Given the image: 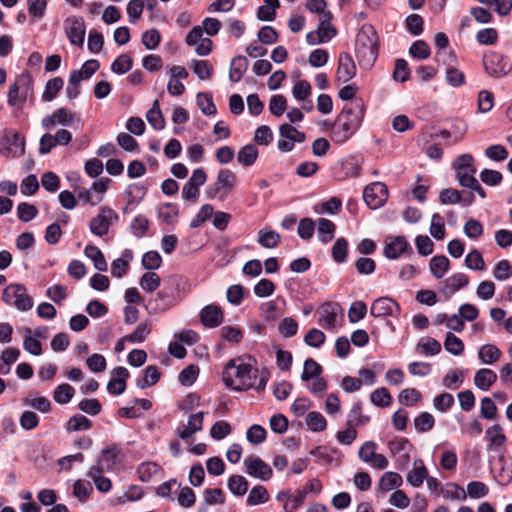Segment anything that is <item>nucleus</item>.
I'll return each instance as SVG.
<instances>
[{"label":"nucleus","instance_id":"nucleus-1","mask_svg":"<svg viewBox=\"0 0 512 512\" xmlns=\"http://www.w3.org/2000/svg\"><path fill=\"white\" fill-rule=\"evenodd\" d=\"M222 379L227 387L237 391L249 389L263 391L268 382V373L259 372L257 368L238 358L226 364L222 372Z\"/></svg>","mask_w":512,"mask_h":512},{"label":"nucleus","instance_id":"nucleus-2","mask_svg":"<svg viewBox=\"0 0 512 512\" xmlns=\"http://www.w3.org/2000/svg\"><path fill=\"white\" fill-rule=\"evenodd\" d=\"M363 117L364 105L361 101L345 105L331 128V140L337 144L345 143L358 129Z\"/></svg>","mask_w":512,"mask_h":512},{"label":"nucleus","instance_id":"nucleus-3","mask_svg":"<svg viewBox=\"0 0 512 512\" xmlns=\"http://www.w3.org/2000/svg\"><path fill=\"white\" fill-rule=\"evenodd\" d=\"M355 54L361 67L370 68L375 63L378 56V37L372 26L364 25L358 31Z\"/></svg>","mask_w":512,"mask_h":512},{"label":"nucleus","instance_id":"nucleus-4","mask_svg":"<svg viewBox=\"0 0 512 512\" xmlns=\"http://www.w3.org/2000/svg\"><path fill=\"white\" fill-rule=\"evenodd\" d=\"M2 301L21 312L31 310L34 305V300L28 294L27 288L19 283H11L4 288Z\"/></svg>","mask_w":512,"mask_h":512},{"label":"nucleus","instance_id":"nucleus-5","mask_svg":"<svg viewBox=\"0 0 512 512\" xmlns=\"http://www.w3.org/2000/svg\"><path fill=\"white\" fill-rule=\"evenodd\" d=\"M452 166L461 186L468 188L471 184H475L476 168L474 167V158L471 154H461L453 161Z\"/></svg>","mask_w":512,"mask_h":512},{"label":"nucleus","instance_id":"nucleus-6","mask_svg":"<svg viewBox=\"0 0 512 512\" xmlns=\"http://www.w3.org/2000/svg\"><path fill=\"white\" fill-rule=\"evenodd\" d=\"M118 220V214L108 206H101L98 214L94 216L89 223L90 232L98 237H102L109 232L113 222Z\"/></svg>","mask_w":512,"mask_h":512},{"label":"nucleus","instance_id":"nucleus-7","mask_svg":"<svg viewBox=\"0 0 512 512\" xmlns=\"http://www.w3.org/2000/svg\"><path fill=\"white\" fill-rule=\"evenodd\" d=\"M75 120L79 122L80 118L77 117L71 110L62 107L55 110L52 114L43 117L41 120V126L45 130H52L56 127V125L70 127Z\"/></svg>","mask_w":512,"mask_h":512},{"label":"nucleus","instance_id":"nucleus-8","mask_svg":"<svg viewBox=\"0 0 512 512\" xmlns=\"http://www.w3.org/2000/svg\"><path fill=\"white\" fill-rule=\"evenodd\" d=\"M388 198V190L384 183L374 182L365 187L363 191V199L367 206L371 209L382 207Z\"/></svg>","mask_w":512,"mask_h":512},{"label":"nucleus","instance_id":"nucleus-9","mask_svg":"<svg viewBox=\"0 0 512 512\" xmlns=\"http://www.w3.org/2000/svg\"><path fill=\"white\" fill-rule=\"evenodd\" d=\"M64 31L72 45L82 46L85 38V22L82 17L70 16L64 21Z\"/></svg>","mask_w":512,"mask_h":512},{"label":"nucleus","instance_id":"nucleus-10","mask_svg":"<svg viewBox=\"0 0 512 512\" xmlns=\"http://www.w3.org/2000/svg\"><path fill=\"white\" fill-rule=\"evenodd\" d=\"M483 64L486 72L495 78L506 76L511 67L504 56L497 52H490L483 58Z\"/></svg>","mask_w":512,"mask_h":512},{"label":"nucleus","instance_id":"nucleus-11","mask_svg":"<svg viewBox=\"0 0 512 512\" xmlns=\"http://www.w3.org/2000/svg\"><path fill=\"white\" fill-rule=\"evenodd\" d=\"M400 310L399 304L392 298L379 297L371 304L370 314L376 318L398 316Z\"/></svg>","mask_w":512,"mask_h":512},{"label":"nucleus","instance_id":"nucleus-12","mask_svg":"<svg viewBox=\"0 0 512 512\" xmlns=\"http://www.w3.org/2000/svg\"><path fill=\"white\" fill-rule=\"evenodd\" d=\"M3 149L11 157H21L25 153V140L18 132L6 131L2 138Z\"/></svg>","mask_w":512,"mask_h":512},{"label":"nucleus","instance_id":"nucleus-13","mask_svg":"<svg viewBox=\"0 0 512 512\" xmlns=\"http://www.w3.org/2000/svg\"><path fill=\"white\" fill-rule=\"evenodd\" d=\"M407 250H411L407 239L404 236H390L385 240L383 254L388 259H397Z\"/></svg>","mask_w":512,"mask_h":512},{"label":"nucleus","instance_id":"nucleus-14","mask_svg":"<svg viewBox=\"0 0 512 512\" xmlns=\"http://www.w3.org/2000/svg\"><path fill=\"white\" fill-rule=\"evenodd\" d=\"M340 311V305L333 302L322 304L318 311V324L325 329H334L336 327V318Z\"/></svg>","mask_w":512,"mask_h":512},{"label":"nucleus","instance_id":"nucleus-15","mask_svg":"<svg viewBox=\"0 0 512 512\" xmlns=\"http://www.w3.org/2000/svg\"><path fill=\"white\" fill-rule=\"evenodd\" d=\"M356 75V65L352 56L347 52L339 55L338 67L336 71V80L341 83H347Z\"/></svg>","mask_w":512,"mask_h":512},{"label":"nucleus","instance_id":"nucleus-16","mask_svg":"<svg viewBox=\"0 0 512 512\" xmlns=\"http://www.w3.org/2000/svg\"><path fill=\"white\" fill-rule=\"evenodd\" d=\"M246 472L255 478L267 481L272 477L271 467L258 457H248L244 460Z\"/></svg>","mask_w":512,"mask_h":512},{"label":"nucleus","instance_id":"nucleus-17","mask_svg":"<svg viewBox=\"0 0 512 512\" xmlns=\"http://www.w3.org/2000/svg\"><path fill=\"white\" fill-rule=\"evenodd\" d=\"M199 316L201 323L208 328L218 327L224 319L222 309L215 304H209L203 307Z\"/></svg>","mask_w":512,"mask_h":512},{"label":"nucleus","instance_id":"nucleus-18","mask_svg":"<svg viewBox=\"0 0 512 512\" xmlns=\"http://www.w3.org/2000/svg\"><path fill=\"white\" fill-rule=\"evenodd\" d=\"M204 413L198 412L189 416L187 425L178 427L175 431L177 436L182 440L189 439L193 434L199 432L203 428Z\"/></svg>","mask_w":512,"mask_h":512},{"label":"nucleus","instance_id":"nucleus-19","mask_svg":"<svg viewBox=\"0 0 512 512\" xmlns=\"http://www.w3.org/2000/svg\"><path fill=\"white\" fill-rule=\"evenodd\" d=\"M113 377L107 384V390L114 395H121L126 389L129 371L125 367H116L112 370Z\"/></svg>","mask_w":512,"mask_h":512},{"label":"nucleus","instance_id":"nucleus-20","mask_svg":"<svg viewBox=\"0 0 512 512\" xmlns=\"http://www.w3.org/2000/svg\"><path fill=\"white\" fill-rule=\"evenodd\" d=\"M306 496L307 490H297L295 494H279L278 500L283 502V507L286 512H294L304 503Z\"/></svg>","mask_w":512,"mask_h":512},{"label":"nucleus","instance_id":"nucleus-21","mask_svg":"<svg viewBox=\"0 0 512 512\" xmlns=\"http://www.w3.org/2000/svg\"><path fill=\"white\" fill-rule=\"evenodd\" d=\"M427 476H428V470L425 467L422 459H415L413 461V467H412L411 471H409L406 476V480L411 486L417 488L423 484V482H424V480H426Z\"/></svg>","mask_w":512,"mask_h":512},{"label":"nucleus","instance_id":"nucleus-22","mask_svg":"<svg viewBox=\"0 0 512 512\" xmlns=\"http://www.w3.org/2000/svg\"><path fill=\"white\" fill-rule=\"evenodd\" d=\"M99 67L98 60L90 59L86 61L79 70H74L70 73L71 82L80 83L83 80L89 79Z\"/></svg>","mask_w":512,"mask_h":512},{"label":"nucleus","instance_id":"nucleus-23","mask_svg":"<svg viewBox=\"0 0 512 512\" xmlns=\"http://www.w3.org/2000/svg\"><path fill=\"white\" fill-rule=\"evenodd\" d=\"M497 374L491 369H479L474 377V384L482 391H487L496 382Z\"/></svg>","mask_w":512,"mask_h":512},{"label":"nucleus","instance_id":"nucleus-24","mask_svg":"<svg viewBox=\"0 0 512 512\" xmlns=\"http://www.w3.org/2000/svg\"><path fill=\"white\" fill-rule=\"evenodd\" d=\"M486 439L491 450H498L506 442V436L499 424H495L486 430Z\"/></svg>","mask_w":512,"mask_h":512},{"label":"nucleus","instance_id":"nucleus-25","mask_svg":"<svg viewBox=\"0 0 512 512\" xmlns=\"http://www.w3.org/2000/svg\"><path fill=\"white\" fill-rule=\"evenodd\" d=\"M258 155L257 147L254 144H247L238 151L237 161L244 167H250L256 162Z\"/></svg>","mask_w":512,"mask_h":512},{"label":"nucleus","instance_id":"nucleus-26","mask_svg":"<svg viewBox=\"0 0 512 512\" xmlns=\"http://www.w3.org/2000/svg\"><path fill=\"white\" fill-rule=\"evenodd\" d=\"M247 68L248 60L246 57H235L230 65L229 79L234 83L239 82L242 79L244 73L247 71Z\"/></svg>","mask_w":512,"mask_h":512},{"label":"nucleus","instance_id":"nucleus-27","mask_svg":"<svg viewBox=\"0 0 512 512\" xmlns=\"http://www.w3.org/2000/svg\"><path fill=\"white\" fill-rule=\"evenodd\" d=\"M216 182L218 183V186L223 188V196L221 199H224L234 188L236 176L231 170L222 169L218 172Z\"/></svg>","mask_w":512,"mask_h":512},{"label":"nucleus","instance_id":"nucleus-28","mask_svg":"<svg viewBox=\"0 0 512 512\" xmlns=\"http://www.w3.org/2000/svg\"><path fill=\"white\" fill-rule=\"evenodd\" d=\"M403 483L401 475L396 472H385L379 480L378 487L383 492H388L394 488H399Z\"/></svg>","mask_w":512,"mask_h":512},{"label":"nucleus","instance_id":"nucleus-29","mask_svg":"<svg viewBox=\"0 0 512 512\" xmlns=\"http://www.w3.org/2000/svg\"><path fill=\"white\" fill-rule=\"evenodd\" d=\"M469 283V277L465 273H455L448 277L444 282V288L450 294L455 293L461 288H464Z\"/></svg>","mask_w":512,"mask_h":512},{"label":"nucleus","instance_id":"nucleus-30","mask_svg":"<svg viewBox=\"0 0 512 512\" xmlns=\"http://www.w3.org/2000/svg\"><path fill=\"white\" fill-rule=\"evenodd\" d=\"M147 121L156 130H162L165 127V120L160 110L159 100H154L152 107L146 114Z\"/></svg>","mask_w":512,"mask_h":512},{"label":"nucleus","instance_id":"nucleus-31","mask_svg":"<svg viewBox=\"0 0 512 512\" xmlns=\"http://www.w3.org/2000/svg\"><path fill=\"white\" fill-rule=\"evenodd\" d=\"M450 266L449 259L444 255H437L431 258L429 267L432 275L440 279L448 271Z\"/></svg>","mask_w":512,"mask_h":512},{"label":"nucleus","instance_id":"nucleus-32","mask_svg":"<svg viewBox=\"0 0 512 512\" xmlns=\"http://www.w3.org/2000/svg\"><path fill=\"white\" fill-rule=\"evenodd\" d=\"M335 224L326 218L318 219V238L323 243H328L334 238Z\"/></svg>","mask_w":512,"mask_h":512},{"label":"nucleus","instance_id":"nucleus-33","mask_svg":"<svg viewBox=\"0 0 512 512\" xmlns=\"http://www.w3.org/2000/svg\"><path fill=\"white\" fill-rule=\"evenodd\" d=\"M84 254L93 261L94 267L98 271L107 270V262L101 250L94 245H87Z\"/></svg>","mask_w":512,"mask_h":512},{"label":"nucleus","instance_id":"nucleus-34","mask_svg":"<svg viewBox=\"0 0 512 512\" xmlns=\"http://www.w3.org/2000/svg\"><path fill=\"white\" fill-rule=\"evenodd\" d=\"M64 81L61 77H55L47 81L45 90L42 94V100L51 102L55 99L59 91L63 88Z\"/></svg>","mask_w":512,"mask_h":512},{"label":"nucleus","instance_id":"nucleus-35","mask_svg":"<svg viewBox=\"0 0 512 512\" xmlns=\"http://www.w3.org/2000/svg\"><path fill=\"white\" fill-rule=\"evenodd\" d=\"M151 333V323L148 321L140 323L135 330L124 337L129 342L132 343H142L146 340V338Z\"/></svg>","mask_w":512,"mask_h":512},{"label":"nucleus","instance_id":"nucleus-36","mask_svg":"<svg viewBox=\"0 0 512 512\" xmlns=\"http://www.w3.org/2000/svg\"><path fill=\"white\" fill-rule=\"evenodd\" d=\"M160 379V372L156 366H147L144 370L143 379H139L136 382L137 387L144 389L149 386L155 385Z\"/></svg>","mask_w":512,"mask_h":512},{"label":"nucleus","instance_id":"nucleus-37","mask_svg":"<svg viewBox=\"0 0 512 512\" xmlns=\"http://www.w3.org/2000/svg\"><path fill=\"white\" fill-rule=\"evenodd\" d=\"M281 236L278 232L262 229L258 232V242L261 246L272 249L280 242Z\"/></svg>","mask_w":512,"mask_h":512},{"label":"nucleus","instance_id":"nucleus-38","mask_svg":"<svg viewBox=\"0 0 512 512\" xmlns=\"http://www.w3.org/2000/svg\"><path fill=\"white\" fill-rule=\"evenodd\" d=\"M75 394V389L67 384L63 383L56 387L53 393V399L58 404L64 405L70 402Z\"/></svg>","mask_w":512,"mask_h":512},{"label":"nucleus","instance_id":"nucleus-39","mask_svg":"<svg viewBox=\"0 0 512 512\" xmlns=\"http://www.w3.org/2000/svg\"><path fill=\"white\" fill-rule=\"evenodd\" d=\"M189 67L200 80L209 79L213 73V67L206 60H192Z\"/></svg>","mask_w":512,"mask_h":512},{"label":"nucleus","instance_id":"nucleus-40","mask_svg":"<svg viewBox=\"0 0 512 512\" xmlns=\"http://www.w3.org/2000/svg\"><path fill=\"white\" fill-rule=\"evenodd\" d=\"M13 84L22 91L24 98H28L33 95L34 81L30 73L23 72L16 78Z\"/></svg>","mask_w":512,"mask_h":512},{"label":"nucleus","instance_id":"nucleus-41","mask_svg":"<svg viewBox=\"0 0 512 512\" xmlns=\"http://www.w3.org/2000/svg\"><path fill=\"white\" fill-rule=\"evenodd\" d=\"M160 283L161 279L159 275L152 271L144 273L139 281L140 287L149 293L156 291L159 288Z\"/></svg>","mask_w":512,"mask_h":512},{"label":"nucleus","instance_id":"nucleus-42","mask_svg":"<svg viewBox=\"0 0 512 512\" xmlns=\"http://www.w3.org/2000/svg\"><path fill=\"white\" fill-rule=\"evenodd\" d=\"M478 356L483 363L493 364L499 360L501 351L492 344H486L479 349Z\"/></svg>","mask_w":512,"mask_h":512},{"label":"nucleus","instance_id":"nucleus-43","mask_svg":"<svg viewBox=\"0 0 512 512\" xmlns=\"http://www.w3.org/2000/svg\"><path fill=\"white\" fill-rule=\"evenodd\" d=\"M369 421L368 416L362 415V407L360 403H355L349 411L346 425L347 427H354L364 425Z\"/></svg>","mask_w":512,"mask_h":512},{"label":"nucleus","instance_id":"nucleus-44","mask_svg":"<svg viewBox=\"0 0 512 512\" xmlns=\"http://www.w3.org/2000/svg\"><path fill=\"white\" fill-rule=\"evenodd\" d=\"M306 424L311 431L320 432L326 429L327 421L320 412L311 411L306 416Z\"/></svg>","mask_w":512,"mask_h":512},{"label":"nucleus","instance_id":"nucleus-45","mask_svg":"<svg viewBox=\"0 0 512 512\" xmlns=\"http://www.w3.org/2000/svg\"><path fill=\"white\" fill-rule=\"evenodd\" d=\"M92 426L91 421L85 417L82 414H77L72 416L67 424L66 429L69 432H76V431H82V430H88Z\"/></svg>","mask_w":512,"mask_h":512},{"label":"nucleus","instance_id":"nucleus-46","mask_svg":"<svg viewBox=\"0 0 512 512\" xmlns=\"http://www.w3.org/2000/svg\"><path fill=\"white\" fill-rule=\"evenodd\" d=\"M269 500V494L267 492V489L262 486H254L248 497H247V504L251 506H255L258 504L266 503Z\"/></svg>","mask_w":512,"mask_h":512},{"label":"nucleus","instance_id":"nucleus-47","mask_svg":"<svg viewBox=\"0 0 512 512\" xmlns=\"http://www.w3.org/2000/svg\"><path fill=\"white\" fill-rule=\"evenodd\" d=\"M279 134L281 138H286L287 140L292 141L294 144L302 143L305 140V134L298 131L290 124H282L279 127Z\"/></svg>","mask_w":512,"mask_h":512},{"label":"nucleus","instance_id":"nucleus-48","mask_svg":"<svg viewBox=\"0 0 512 512\" xmlns=\"http://www.w3.org/2000/svg\"><path fill=\"white\" fill-rule=\"evenodd\" d=\"M229 490L237 496H243L248 490V481L241 475H233L228 480Z\"/></svg>","mask_w":512,"mask_h":512},{"label":"nucleus","instance_id":"nucleus-49","mask_svg":"<svg viewBox=\"0 0 512 512\" xmlns=\"http://www.w3.org/2000/svg\"><path fill=\"white\" fill-rule=\"evenodd\" d=\"M197 105L205 115H214L217 112L216 106L209 93L200 92L196 96Z\"/></svg>","mask_w":512,"mask_h":512},{"label":"nucleus","instance_id":"nucleus-50","mask_svg":"<svg viewBox=\"0 0 512 512\" xmlns=\"http://www.w3.org/2000/svg\"><path fill=\"white\" fill-rule=\"evenodd\" d=\"M370 400L377 407H388L392 402V397L387 388L381 387L371 393Z\"/></svg>","mask_w":512,"mask_h":512},{"label":"nucleus","instance_id":"nucleus-51","mask_svg":"<svg viewBox=\"0 0 512 512\" xmlns=\"http://www.w3.org/2000/svg\"><path fill=\"white\" fill-rule=\"evenodd\" d=\"M348 252V242L345 238H338L332 247V258L336 263H343L346 261Z\"/></svg>","mask_w":512,"mask_h":512},{"label":"nucleus","instance_id":"nucleus-52","mask_svg":"<svg viewBox=\"0 0 512 512\" xmlns=\"http://www.w3.org/2000/svg\"><path fill=\"white\" fill-rule=\"evenodd\" d=\"M167 284L169 285L172 290L174 289L175 292L179 296V302L184 298L185 294L189 291V283L188 281L180 276H170L167 279Z\"/></svg>","mask_w":512,"mask_h":512},{"label":"nucleus","instance_id":"nucleus-53","mask_svg":"<svg viewBox=\"0 0 512 512\" xmlns=\"http://www.w3.org/2000/svg\"><path fill=\"white\" fill-rule=\"evenodd\" d=\"M444 347L447 352L453 355H461L464 351V344L460 338L448 332L445 337Z\"/></svg>","mask_w":512,"mask_h":512},{"label":"nucleus","instance_id":"nucleus-54","mask_svg":"<svg viewBox=\"0 0 512 512\" xmlns=\"http://www.w3.org/2000/svg\"><path fill=\"white\" fill-rule=\"evenodd\" d=\"M158 471V464L152 461L143 462L137 468L138 478L142 482L149 481Z\"/></svg>","mask_w":512,"mask_h":512},{"label":"nucleus","instance_id":"nucleus-55","mask_svg":"<svg viewBox=\"0 0 512 512\" xmlns=\"http://www.w3.org/2000/svg\"><path fill=\"white\" fill-rule=\"evenodd\" d=\"M322 373V367L312 358L307 359L304 362L303 372L301 379L305 382H309L313 377L319 376Z\"/></svg>","mask_w":512,"mask_h":512},{"label":"nucleus","instance_id":"nucleus-56","mask_svg":"<svg viewBox=\"0 0 512 512\" xmlns=\"http://www.w3.org/2000/svg\"><path fill=\"white\" fill-rule=\"evenodd\" d=\"M430 234L437 240H442L445 237V223L444 218L438 214L434 213L431 218L430 224Z\"/></svg>","mask_w":512,"mask_h":512},{"label":"nucleus","instance_id":"nucleus-57","mask_svg":"<svg viewBox=\"0 0 512 512\" xmlns=\"http://www.w3.org/2000/svg\"><path fill=\"white\" fill-rule=\"evenodd\" d=\"M465 266L471 270H484L485 262L481 253L476 249L469 252L465 257Z\"/></svg>","mask_w":512,"mask_h":512},{"label":"nucleus","instance_id":"nucleus-58","mask_svg":"<svg viewBox=\"0 0 512 512\" xmlns=\"http://www.w3.org/2000/svg\"><path fill=\"white\" fill-rule=\"evenodd\" d=\"M367 313V306L363 301H355L348 310V318L351 323L362 320Z\"/></svg>","mask_w":512,"mask_h":512},{"label":"nucleus","instance_id":"nucleus-59","mask_svg":"<svg viewBox=\"0 0 512 512\" xmlns=\"http://www.w3.org/2000/svg\"><path fill=\"white\" fill-rule=\"evenodd\" d=\"M27 7L30 16L35 20H39L45 15L47 0H27Z\"/></svg>","mask_w":512,"mask_h":512},{"label":"nucleus","instance_id":"nucleus-60","mask_svg":"<svg viewBox=\"0 0 512 512\" xmlns=\"http://www.w3.org/2000/svg\"><path fill=\"white\" fill-rule=\"evenodd\" d=\"M434 424V417L428 412H422L414 419V426L418 432H427L433 428Z\"/></svg>","mask_w":512,"mask_h":512},{"label":"nucleus","instance_id":"nucleus-61","mask_svg":"<svg viewBox=\"0 0 512 512\" xmlns=\"http://www.w3.org/2000/svg\"><path fill=\"white\" fill-rule=\"evenodd\" d=\"M144 0H130L127 4V14L130 23H136L143 13Z\"/></svg>","mask_w":512,"mask_h":512},{"label":"nucleus","instance_id":"nucleus-62","mask_svg":"<svg viewBox=\"0 0 512 512\" xmlns=\"http://www.w3.org/2000/svg\"><path fill=\"white\" fill-rule=\"evenodd\" d=\"M464 380V374L459 370H450L443 378V385L449 389L459 388Z\"/></svg>","mask_w":512,"mask_h":512},{"label":"nucleus","instance_id":"nucleus-63","mask_svg":"<svg viewBox=\"0 0 512 512\" xmlns=\"http://www.w3.org/2000/svg\"><path fill=\"white\" fill-rule=\"evenodd\" d=\"M132 67V59L127 54L118 56L111 65V70L116 74H124Z\"/></svg>","mask_w":512,"mask_h":512},{"label":"nucleus","instance_id":"nucleus-64","mask_svg":"<svg viewBox=\"0 0 512 512\" xmlns=\"http://www.w3.org/2000/svg\"><path fill=\"white\" fill-rule=\"evenodd\" d=\"M485 155L487 158L500 162L505 160L509 153L508 150L500 144L490 145L485 149Z\"/></svg>","mask_w":512,"mask_h":512}]
</instances>
